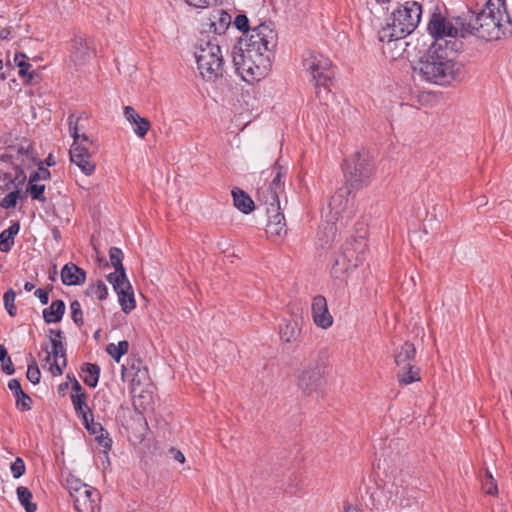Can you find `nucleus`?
<instances>
[{"mask_svg": "<svg viewBox=\"0 0 512 512\" xmlns=\"http://www.w3.org/2000/svg\"><path fill=\"white\" fill-rule=\"evenodd\" d=\"M416 349L414 345L410 342H405L399 349H396L395 351V364L405 369L407 366H411L412 360L415 358Z\"/></svg>", "mask_w": 512, "mask_h": 512, "instance_id": "obj_28", "label": "nucleus"}, {"mask_svg": "<svg viewBox=\"0 0 512 512\" xmlns=\"http://www.w3.org/2000/svg\"><path fill=\"white\" fill-rule=\"evenodd\" d=\"M118 295V301L124 313H130L136 306L133 290L126 291Z\"/></svg>", "mask_w": 512, "mask_h": 512, "instance_id": "obj_38", "label": "nucleus"}, {"mask_svg": "<svg viewBox=\"0 0 512 512\" xmlns=\"http://www.w3.org/2000/svg\"><path fill=\"white\" fill-rule=\"evenodd\" d=\"M189 6L197 9H206L216 5L219 0H184Z\"/></svg>", "mask_w": 512, "mask_h": 512, "instance_id": "obj_51", "label": "nucleus"}, {"mask_svg": "<svg viewBox=\"0 0 512 512\" xmlns=\"http://www.w3.org/2000/svg\"><path fill=\"white\" fill-rule=\"evenodd\" d=\"M303 67L312 77V81L317 89V97L320 98L321 88H323L328 96L330 93L329 85L332 83L335 75L330 59L321 54L308 51L303 55Z\"/></svg>", "mask_w": 512, "mask_h": 512, "instance_id": "obj_9", "label": "nucleus"}, {"mask_svg": "<svg viewBox=\"0 0 512 512\" xmlns=\"http://www.w3.org/2000/svg\"><path fill=\"white\" fill-rule=\"evenodd\" d=\"M22 197L20 189L7 194L0 202V207L3 209H11L17 205V201Z\"/></svg>", "mask_w": 512, "mask_h": 512, "instance_id": "obj_42", "label": "nucleus"}, {"mask_svg": "<svg viewBox=\"0 0 512 512\" xmlns=\"http://www.w3.org/2000/svg\"><path fill=\"white\" fill-rule=\"evenodd\" d=\"M422 6L416 1H407L387 18L385 26L378 31V39L383 43V53L397 58L405 51V38L418 26Z\"/></svg>", "mask_w": 512, "mask_h": 512, "instance_id": "obj_4", "label": "nucleus"}, {"mask_svg": "<svg viewBox=\"0 0 512 512\" xmlns=\"http://www.w3.org/2000/svg\"><path fill=\"white\" fill-rule=\"evenodd\" d=\"M10 471L15 479L20 478L26 472V465L21 457H17L10 465Z\"/></svg>", "mask_w": 512, "mask_h": 512, "instance_id": "obj_46", "label": "nucleus"}, {"mask_svg": "<svg viewBox=\"0 0 512 512\" xmlns=\"http://www.w3.org/2000/svg\"><path fill=\"white\" fill-rule=\"evenodd\" d=\"M346 184L355 191L363 189L371 182L375 163L368 151L355 152L344 164Z\"/></svg>", "mask_w": 512, "mask_h": 512, "instance_id": "obj_6", "label": "nucleus"}, {"mask_svg": "<svg viewBox=\"0 0 512 512\" xmlns=\"http://www.w3.org/2000/svg\"><path fill=\"white\" fill-rule=\"evenodd\" d=\"M312 317L314 323L323 329L329 328L333 323V318L328 310L327 301L324 296L317 295L313 298Z\"/></svg>", "mask_w": 512, "mask_h": 512, "instance_id": "obj_15", "label": "nucleus"}, {"mask_svg": "<svg viewBox=\"0 0 512 512\" xmlns=\"http://www.w3.org/2000/svg\"><path fill=\"white\" fill-rule=\"evenodd\" d=\"M7 357H8L7 349L5 348L4 345H0V361L4 362L5 359H7Z\"/></svg>", "mask_w": 512, "mask_h": 512, "instance_id": "obj_61", "label": "nucleus"}, {"mask_svg": "<svg viewBox=\"0 0 512 512\" xmlns=\"http://www.w3.org/2000/svg\"><path fill=\"white\" fill-rule=\"evenodd\" d=\"M34 294L40 300L42 305H46L48 303L49 292L47 290L39 288L34 292Z\"/></svg>", "mask_w": 512, "mask_h": 512, "instance_id": "obj_57", "label": "nucleus"}, {"mask_svg": "<svg viewBox=\"0 0 512 512\" xmlns=\"http://www.w3.org/2000/svg\"><path fill=\"white\" fill-rule=\"evenodd\" d=\"M1 363H2V370L5 374H7V375L14 374L15 368H14V365L9 356L7 357V359H5L4 362H1Z\"/></svg>", "mask_w": 512, "mask_h": 512, "instance_id": "obj_58", "label": "nucleus"}, {"mask_svg": "<svg viewBox=\"0 0 512 512\" xmlns=\"http://www.w3.org/2000/svg\"><path fill=\"white\" fill-rule=\"evenodd\" d=\"M124 254L122 250L118 247H111L109 250V258L112 266L115 269L114 273L124 272L125 268L122 264Z\"/></svg>", "mask_w": 512, "mask_h": 512, "instance_id": "obj_40", "label": "nucleus"}, {"mask_svg": "<svg viewBox=\"0 0 512 512\" xmlns=\"http://www.w3.org/2000/svg\"><path fill=\"white\" fill-rule=\"evenodd\" d=\"M169 454L173 457V459H175L176 461L180 462V463H184L185 461V457L183 455V453L180 451V450H177L175 448H171L169 450Z\"/></svg>", "mask_w": 512, "mask_h": 512, "instance_id": "obj_59", "label": "nucleus"}, {"mask_svg": "<svg viewBox=\"0 0 512 512\" xmlns=\"http://www.w3.org/2000/svg\"><path fill=\"white\" fill-rule=\"evenodd\" d=\"M65 303L63 300L57 299L52 301L48 308L43 310V319L46 323H57L60 322L65 313Z\"/></svg>", "mask_w": 512, "mask_h": 512, "instance_id": "obj_29", "label": "nucleus"}, {"mask_svg": "<svg viewBox=\"0 0 512 512\" xmlns=\"http://www.w3.org/2000/svg\"><path fill=\"white\" fill-rule=\"evenodd\" d=\"M483 489H484L485 493L489 494V495H495L498 491L497 485L494 482L492 475L488 472L486 474V479L483 482Z\"/></svg>", "mask_w": 512, "mask_h": 512, "instance_id": "obj_52", "label": "nucleus"}, {"mask_svg": "<svg viewBox=\"0 0 512 512\" xmlns=\"http://www.w3.org/2000/svg\"><path fill=\"white\" fill-rule=\"evenodd\" d=\"M79 127L72 126L70 123V132L73 137V144L69 150L70 160L76 164L81 171L89 176L95 171V163L91 161V156L98 151V144L95 140L90 139L84 132L78 134Z\"/></svg>", "mask_w": 512, "mask_h": 512, "instance_id": "obj_8", "label": "nucleus"}, {"mask_svg": "<svg viewBox=\"0 0 512 512\" xmlns=\"http://www.w3.org/2000/svg\"><path fill=\"white\" fill-rule=\"evenodd\" d=\"M42 162H39V167L37 169V171H34L33 173H31L30 177H29V183H35V182H38L40 180H48L51 176V173L50 171L41 166Z\"/></svg>", "mask_w": 512, "mask_h": 512, "instance_id": "obj_47", "label": "nucleus"}, {"mask_svg": "<svg viewBox=\"0 0 512 512\" xmlns=\"http://www.w3.org/2000/svg\"><path fill=\"white\" fill-rule=\"evenodd\" d=\"M52 235H53L54 240H55L57 243H59V242H60V240H61V232H60V230H59L57 227H54V228L52 229Z\"/></svg>", "mask_w": 512, "mask_h": 512, "instance_id": "obj_62", "label": "nucleus"}, {"mask_svg": "<svg viewBox=\"0 0 512 512\" xmlns=\"http://www.w3.org/2000/svg\"><path fill=\"white\" fill-rule=\"evenodd\" d=\"M9 148L10 152L14 153V161L23 167H31L37 161L32 143L26 139L17 145L9 146Z\"/></svg>", "mask_w": 512, "mask_h": 512, "instance_id": "obj_16", "label": "nucleus"}, {"mask_svg": "<svg viewBox=\"0 0 512 512\" xmlns=\"http://www.w3.org/2000/svg\"><path fill=\"white\" fill-rule=\"evenodd\" d=\"M67 488L77 512H95L99 493L79 479L67 481Z\"/></svg>", "mask_w": 512, "mask_h": 512, "instance_id": "obj_10", "label": "nucleus"}, {"mask_svg": "<svg viewBox=\"0 0 512 512\" xmlns=\"http://www.w3.org/2000/svg\"><path fill=\"white\" fill-rule=\"evenodd\" d=\"M198 70L207 81H215L223 76L224 60L219 43L214 39L201 44L195 52Z\"/></svg>", "mask_w": 512, "mask_h": 512, "instance_id": "obj_7", "label": "nucleus"}, {"mask_svg": "<svg viewBox=\"0 0 512 512\" xmlns=\"http://www.w3.org/2000/svg\"><path fill=\"white\" fill-rule=\"evenodd\" d=\"M107 281L112 284L113 289L117 294L133 290L125 271L108 274Z\"/></svg>", "mask_w": 512, "mask_h": 512, "instance_id": "obj_31", "label": "nucleus"}, {"mask_svg": "<svg viewBox=\"0 0 512 512\" xmlns=\"http://www.w3.org/2000/svg\"><path fill=\"white\" fill-rule=\"evenodd\" d=\"M457 52L442 49L440 43L431 44L414 63L413 72L423 81L442 86L461 81L466 71L462 63L453 59Z\"/></svg>", "mask_w": 512, "mask_h": 512, "instance_id": "obj_3", "label": "nucleus"}, {"mask_svg": "<svg viewBox=\"0 0 512 512\" xmlns=\"http://www.w3.org/2000/svg\"><path fill=\"white\" fill-rule=\"evenodd\" d=\"M249 38H240L232 50L236 72L245 80H258L271 69L277 35L266 23L253 28Z\"/></svg>", "mask_w": 512, "mask_h": 512, "instance_id": "obj_1", "label": "nucleus"}, {"mask_svg": "<svg viewBox=\"0 0 512 512\" xmlns=\"http://www.w3.org/2000/svg\"><path fill=\"white\" fill-rule=\"evenodd\" d=\"M366 232L359 234L356 237H352L350 240H347L346 243H352L350 246V251L348 255L351 259L354 260L352 267H358L365 259V251L367 248V243L365 240Z\"/></svg>", "mask_w": 512, "mask_h": 512, "instance_id": "obj_23", "label": "nucleus"}, {"mask_svg": "<svg viewBox=\"0 0 512 512\" xmlns=\"http://www.w3.org/2000/svg\"><path fill=\"white\" fill-rule=\"evenodd\" d=\"M234 26L243 32L245 38H249L246 34L250 31L249 19L245 14H238L234 19Z\"/></svg>", "mask_w": 512, "mask_h": 512, "instance_id": "obj_48", "label": "nucleus"}, {"mask_svg": "<svg viewBox=\"0 0 512 512\" xmlns=\"http://www.w3.org/2000/svg\"><path fill=\"white\" fill-rule=\"evenodd\" d=\"M16 293L13 289L7 290L3 295L4 307L10 316H15L17 308L14 304Z\"/></svg>", "mask_w": 512, "mask_h": 512, "instance_id": "obj_44", "label": "nucleus"}, {"mask_svg": "<svg viewBox=\"0 0 512 512\" xmlns=\"http://www.w3.org/2000/svg\"><path fill=\"white\" fill-rule=\"evenodd\" d=\"M301 333L300 321L296 318L284 319L280 324L279 334L283 341L287 343L294 342Z\"/></svg>", "mask_w": 512, "mask_h": 512, "instance_id": "obj_25", "label": "nucleus"}, {"mask_svg": "<svg viewBox=\"0 0 512 512\" xmlns=\"http://www.w3.org/2000/svg\"><path fill=\"white\" fill-rule=\"evenodd\" d=\"M8 388L15 397V405L18 410L22 412L31 410L33 400L23 391L18 379H10L8 382Z\"/></svg>", "mask_w": 512, "mask_h": 512, "instance_id": "obj_24", "label": "nucleus"}, {"mask_svg": "<svg viewBox=\"0 0 512 512\" xmlns=\"http://www.w3.org/2000/svg\"><path fill=\"white\" fill-rule=\"evenodd\" d=\"M397 378H398L399 383L402 385H408L415 381H419L420 380L419 369L416 368L414 365L407 366L406 369L404 367H402L399 369V371L397 373Z\"/></svg>", "mask_w": 512, "mask_h": 512, "instance_id": "obj_34", "label": "nucleus"}, {"mask_svg": "<svg viewBox=\"0 0 512 512\" xmlns=\"http://www.w3.org/2000/svg\"><path fill=\"white\" fill-rule=\"evenodd\" d=\"M351 245L352 243H345L342 246L341 254L334 259V263L332 265V274L335 277H339L340 274L344 273L350 267H352L354 260L351 259V257L348 255Z\"/></svg>", "mask_w": 512, "mask_h": 512, "instance_id": "obj_26", "label": "nucleus"}, {"mask_svg": "<svg viewBox=\"0 0 512 512\" xmlns=\"http://www.w3.org/2000/svg\"><path fill=\"white\" fill-rule=\"evenodd\" d=\"M286 170L282 166L277 167V173L271 183L266 188H261L258 191L259 197L266 205H269L270 211H276L280 208L279 195L284 190V182L282 177L285 175Z\"/></svg>", "mask_w": 512, "mask_h": 512, "instance_id": "obj_14", "label": "nucleus"}, {"mask_svg": "<svg viewBox=\"0 0 512 512\" xmlns=\"http://www.w3.org/2000/svg\"><path fill=\"white\" fill-rule=\"evenodd\" d=\"M70 398L75 413L80 419L92 416V410L87 404L88 394L71 395Z\"/></svg>", "mask_w": 512, "mask_h": 512, "instance_id": "obj_32", "label": "nucleus"}, {"mask_svg": "<svg viewBox=\"0 0 512 512\" xmlns=\"http://www.w3.org/2000/svg\"><path fill=\"white\" fill-rule=\"evenodd\" d=\"M129 350V342L126 340L119 341L118 344L110 343L106 351L116 361L119 362L121 357Z\"/></svg>", "mask_w": 512, "mask_h": 512, "instance_id": "obj_36", "label": "nucleus"}, {"mask_svg": "<svg viewBox=\"0 0 512 512\" xmlns=\"http://www.w3.org/2000/svg\"><path fill=\"white\" fill-rule=\"evenodd\" d=\"M26 167H23V165H19L18 164V167H14L16 173L13 177V179H10V183L15 185L16 189H20L21 186L24 185V183L26 182V174L24 172V169Z\"/></svg>", "mask_w": 512, "mask_h": 512, "instance_id": "obj_49", "label": "nucleus"}, {"mask_svg": "<svg viewBox=\"0 0 512 512\" xmlns=\"http://www.w3.org/2000/svg\"><path fill=\"white\" fill-rule=\"evenodd\" d=\"M82 372L86 373L83 378V382L91 387L95 388L98 385L100 377V367L96 363H84L81 367Z\"/></svg>", "mask_w": 512, "mask_h": 512, "instance_id": "obj_33", "label": "nucleus"}, {"mask_svg": "<svg viewBox=\"0 0 512 512\" xmlns=\"http://www.w3.org/2000/svg\"><path fill=\"white\" fill-rule=\"evenodd\" d=\"M354 191L349 185L345 183L344 186L340 187L334 195L331 196L329 201L330 213L336 220L339 219H350L353 217L354 210L350 208L349 195Z\"/></svg>", "mask_w": 512, "mask_h": 512, "instance_id": "obj_12", "label": "nucleus"}, {"mask_svg": "<svg viewBox=\"0 0 512 512\" xmlns=\"http://www.w3.org/2000/svg\"><path fill=\"white\" fill-rule=\"evenodd\" d=\"M52 351L50 352L54 358V362L50 364L49 370L54 376L63 374V369L67 365L66 349L61 340L51 339Z\"/></svg>", "mask_w": 512, "mask_h": 512, "instance_id": "obj_19", "label": "nucleus"}, {"mask_svg": "<svg viewBox=\"0 0 512 512\" xmlns=\"http://www.w3.org/2000/svg\"><path fill=\"white\" fill-rule=\"evenodd\" d=\"M81 420L86 430L90 434L97 436L96 440L99 445H101L105 450H110L112 446V439L109 438L108 432L104 427L100 423L94 421V416H87Z\"/></svg>", "mask_w": 512, "mask_h": 512, "instance_id": "obj_20", "label": "nucleus"}, {"mask_svg": "<svg viewBox=\"0 0 512 512\" xmlns=\"http://www.w3.org/2000/svg\"><path fill=\"white\" fill-rule=\"evenodd\" d=\"M69 387V383L68 382H64V383H61L59 386H58V393L60 395H64L65 393V390L68 389Z\"/></svg>", "mask_w": 512, "mask_h": 512, "instance_id": "obj_64", "label": "nucleus"}, {"mask_svg": "<svg viewBox=\"0 0 512 512\" xmlns=\"http://www.w3.org/2000/svg\"><path fill=\"white\" fill-rule=\"evenodd\" d=\"M429 34L433 37L432 44H441L442 49L450 51H460L463 48L462 27L456 24V17L447 20L440 12H434L427 26Z\"/></svg>", "mask_w": 512, "mask_h": 512, "instance_id": "obj_5", "label": "nucleus"}, {"mask_svg": "<svg viewBox=\"0 0 512 512\" xmlns=\"http://www.w3.org/2000/svg\"><path fill=\"white\" fill-rule=\"evenodd\" d=\"M91 51L83 34H76L71 40L70 58L76 65L85 63L90 58Z\"/></svg>", "mask_w": 512, "mask_h": 512, "instance_id": "obj_17", "label": "nucleus"}, {"mask_svg": "<svg viewBox=\"0 0 512 512\" xmlns=\"http://www.w3.org/2000/svg\"><path fill=\"white\" fill-rule=\"evenodd\" d=\"M501 8L506 9L504 0H488L479 12L468 9L462 15L456 16V24L462 27V38L473 35L491 41L511 34L510 16L506 13V20L503 22Z\"/></svg>", "mask_w": 512, "mask_h": 512, "instance_id": "obj_2", "label": "nucleus"}, {"mask_svg": "<svg viewBox=\"0 0 512 512\" xmlns=\"http://www.w3.org/2000/svg\"><path fill=\"white\" fill-rule=\"evenodd\" d=\"M19 230V223L14 222L0 233V251L9 252L12 249L14 245V237L18 234Z\"/></svg>", "mask_w": 512, "mask_h": 512, "instance_id": "obj_30", "label": "nucleus"}, {"mask_svg": "<svg viewBox=\"0 0 512 512\" xmlns=\"http://www.w3.org/2000/svg\"><path fill=\"white\" fill-rule=\"evenodd\" d=\"M267 233L271 234V235H275V236H282V235H285L286 232H287V229H286V223H280V224H277V223H268L267 224Z\"/></svg>", "mask_w": 512, "mask_h": 512, "instance_id": "obj_50", "label": "nucleus"}, {"mask_svg": "<svg viewBox=\"0 0 512 512\" xmlns=\"http://www.w3.org/2000/svg\"><path fill=\"white\" fill-rule=\"evenodd\" d=\"M10 34H11V29L10 28H3L0 31V39L7 40V39H9Z\"/></svg>", "mask_w": 512, "mask_h": 512, "instance_id": "obj_60", "label": "nucleus"}, {"mask_svg": "<svg viewBox=\"0 0 512 512\" xmlns=\"http://www.w3.org/2000/svg\"><path fill=\"white\" fill-rule=\"evenodd\" d=\"M17 497L26 512H35L37 510L36 503L31 502L32 493L24 486H19L16 490Z\"/></svg>", "mask_w": 512, "mask_h": 512, "instance_id": "obj_35", "label": "nucleus"}, {"mask_svg": "<svg viewBox=\"0 0 512 512\" xmlns=\"http://www.w3.org/2000/svg\"><path fill=\"white\" fill-rule=\"evenodd\" d=\"M233 204L244 214H249L255 208L254 201L251 197L242 189L235 187L231 191Z\"/></svg>", "mask_w": 512, "mask_h": 512, "instance_id": "obj_27", "label": "nucleus"}, {"mask_svg": "<svg viewBox=\"0 0 512 512\" xmlns=\"http://www.w3.org/2000/svg\"><path fill=\"white\" fill-rule=\"evenodd\" d=\"M279 210H280V208H276V211H270L269 210V205H267L266 211H267V214H268V217H269L268 223L280 224V223H284L285 222L284 215Z\"/></svg>", "mask_w": 512, "mask_h": 512, "instance_id": "obj_53", "label": "nucleus"}, {"mask_svg": "<svg viewBox=\"0 0 512 512\" xmlns=\"http://www.w3.org/2000/svg\"><path fill=\"white\" fill-rule=\"evenodd\" d=\"M408 478V474L400 471L393 475L391 481H387L384 484V489L389 494V499L394 503H399L401 506H410V497L416 498L413 495L415 491L408 487Z\"/></svg>", "mask_w": 512, "mask_h": 512, "instance_id": "obj_11", "label": "nucleus"}, {"mask_svg": "<svg viewBox=\"0 0 512 512\" xmlns=\"http://www.w3.org/2000/svg\"><path fill=\"white\" fill-rule=\"evenodd\" d=\"M14 62L19 68V75L28 85H36L40 82V74L35 70L30 71L31 64L24 53L15 54Z\"/></svg>", "mask_w": 512, "mask_h": 512, "instance_id": "obj_22", "label": "nucleus"}, {"mask_svg": "<svg viewBox=\"0 0 512 512\" xmlns=\"http://www.w3.org/2000/svg\"><path fill=\"white\" fill-rule=\"evenodd\" d=\"M61 280L64 285H82L86 281V272L76 264L66 263L61 269Z\"/></svg>", "mask_w": 512, "mask_h": 512, "instance_id": "obj_21", "label": "nucleus"}, {"mask_svg": "<svg viewBox=\"0 0 512 512\" xmlns=\"http://www.w3.org/2000/svg\"><path fill=\"white\" fill-rule=\"evenodd\" d=\"M125 119L132 125L133 132L139 137L144 138L150 130L151 123L145 118L141 117L132 106H125L123 109Z\"/></svg>", "mask_w": 512, "mask_h": 512, "instance_id": "obj_18", "label": "nucleus"}, {"mask_svg": "<svg viewBox=\"0 0 512 512\" xmlns=\"http://www.w3.org/2000/svg\"><path fill=\"white\" fill-rule=\"evenodd\" d=\"M67 378L71 381V389L73 391L71 395L87 394L74 376L68 375Z\"/></svg>", "mask_w": 512, "mask_h": 512, "instance_id": "obj_55", "label": "nucleus"}, {"mask_svg": "<svg viewBox=\"0 0 512 512\" xmlns=\"http://www.w3.org/2000/svg\"><path fill=\"white\" fill-rule=\"evenodd\" d=\"M70 310H71V318L73 322L78 326L81 327L84 324L83 321V311L80 305V302L78 300H74L70 303Z\"/></svg>", "mask_w": 512, "mask_h": 512, "instance_id": "obj_45", "label": "nucleus"}, {"mask_svg": "<svg viewBox=\"0 0 512 512\" xmlns=\"http://www.w3.org/2000/svg\"><path fill=\"white\" fill-rule=\"evenodd\" d=\"M45 185L35 183H29L26 192L30 194L33 200H38L40 202H45L46 198L44 196Z\"/></svg>", "mask_w": 512, "mask_h": 512, "instance_id": "obj_43", "label": "nucleus"}, {"mask_svg": "<svg viewBox=\"0 0 512 512\" xmlns=\"http://www.w3.org/2000/svg\"><path fill=\"white\" fill-rule=\"evenodd\" d=\"M218 23L212 22L211 27L214 28L216 34L221 35L229 27L231 23V16L225 11L218 12Z\"/></svg>", "mask_w": 512, "mask_h": 512, "instance_id": "obj_41", "label": "nucleus"}, {"mask_svg": "<svg viewBox=\"0 0 512 512\" xmlns=\"http://www.w3.org/2000/svg\"><path fill=\"white\" fill-rule=\"evenodd\" d=\"M49 335L55 336V339L59 338L58 340H61V338H63V332L61 330L49 329Z\"/></svg>", "mask_w": 512, "mask_h": 512, "instance_id": "obj_63", "label": "nucleus"}, {"mask_svg": "<svg viewBox=\"0 0 512 512\" xmlns=\"http://www.w3.org/2000/svg\"><path fill=\"white\" fill-rule=\"evenodd\" d=\"M87 120V117L85 116L84 113H82L81 115L75 117L74 114H71L68 118V123L70 124L71 121H72V126H77L79 127L78 129V134L79 135H82L83 133H80V131H82L84 129V125L82 124V121H86Z\"/></svg>", "mask_w": 512, "mask_h": 512, "instance_id": "obj_54", "label": "nucleus"}, {"mask_svg": "<svg viewBox=\"0 0 512 512\" xmlns=\"http://www.w3.org/2000/svg\"><path fill=\"white\" fill-rule=\"evenodd\" d=\"M27 379L34 385L40 382L41 372L35 358L30 354L26 373Z\"/></svg>", "mask_w": 512, "mask_h": 512, "instance_id": "obj_39", "label": "nucleus"}, {"mask_svg": "<svg viewBox=\"0 0 512 512\" xmlns=\"http://www.w3.org/2000/svg\"><path fill=\"white\" fill-rule=\"evenodd\" d=\"M0 161L5 163H10L13 165V167H18V164L16 161H14V153L10 152V148L7 147V149L0 154Z\"/></svg>", "mask_w": 512, "mask_h": 512, "instance_id": "obj_56", "label": "nucleus"}, {"mask_svg": "<svg viewBox=\"0 0 512 512\" xmlns=\"http://www.w3.org/2000/svg\"><path fill=\"white\" fill-rule=\"evenodd\" d=\"M323 367L317 363H310L298 374V387L305 395L316 391L323 383Z\"/></svg>", "mask_w": 512, "mask_h": 512, "instance_id": "obj_13", "label": "nucleus"}, {"mask_svg": "<svg viewBox=\"0 0 512 512\" xmlns=\"http://www.w3.org/2000/svg\"><path fill=\"white\" fill-rule=\"evenodd\" d=\"M87 296H95L100 301L105 300L108 296V287L106 284L98 280L95 284H90L86 289Z\"/></svg>", "mask_w": 512, "mask_h": 512, "instance_id": "obj_37", "label": "nucleus"}]
</instances>
